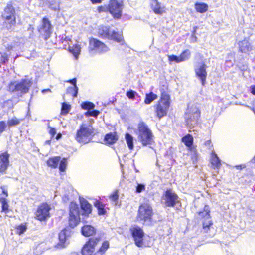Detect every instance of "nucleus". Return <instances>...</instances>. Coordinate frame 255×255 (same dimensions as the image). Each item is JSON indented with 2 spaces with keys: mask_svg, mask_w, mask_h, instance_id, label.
I'll use <instances>...</instances> for the list:
<instances>
[{
  "mask_svg": "<svg viewBox=\"0 0 255 255\" xmlns=\"http://www.w3.org/2000/svg\"><path fill=\"white\" fill-rule=\"evenodd\" d=\"M100 241V237L89 238L81 249L82 255H105L110 248V243L107 240L104 241L97 251L94 253L95 248Z\"/></svg>",
  "mask_w": 255,
  "mask_h": 255,
  "instance_id": "obj_1",
  "label": "nucleus"
},
{
  "mask_svg": "<svg viewBox=\"0 0 255 255\" xmlns=\"http://www.w3.org/2000/svg\"><path fill=\"white\" fill-rule=\"evenodd\" d=\"M95 135V129L92 125L83 123L77 129L74 137L79 143L86 144L92 142Z\"/></svg>",
  "mask_w": 255,
  "mask_h": 255,
  "instance_id": "obj_2",
  "label": "nucleus"
},
{
  "mask_svg": "<svg viewBox=\"0 0 255 255\" xmlns=\"http://www.w3.org/2000/svg\"><path fill=\"white\" fill-rule=\"evenodd\" d=\"M136 133L138 140L143 146L152 144L154 135L151 130L144 122L141 121L138 123Z\"/></svg>",
  "mask_w": 255,
  "mask_h": 255,
  "instance_id": "obj_3",
  "label": "nucleus"
},
{
  "mask_svg": "<svg viewBox=\"0 0 255 255\" xmlns=\"http://www.w3.org/2000/svg\"><path fill=\"white\" fill-rule=\"evenodd\" d=\"M98 33L100 37L114 40L122 45L124 44L123 35L111 28L109 26H100Z\"/></svg>",
  "mask_w": 255,
  "mask_h": 255,
  "instance_id": "obj_4",
  "label": "nucleus"
},
{
  "mask_svg": "<svg viewBox=\"0 0 255 255\" xmlns=\"http://www.w3.org/2000/svg\"><path fill=\"white\" fill-rule=\"evenodd\" d=\"M210 212V208L208 205H205L202 210L197 212L198 218L201 222L202 229L205 233H207L212 228L213 222Z\"/></svg>",
  "mask_w": 255,
  "mask_h": 255,
  "instance_id": "obj_5",
  "label": "nucleus"
},
{
  "mask_svg": "<svg viewBox=\"0 0 255 255\" xmlns=\"http://www.w3.org/2000/svg\"><path fill=\"white\" fill-rule=\"evenodd\" d=\"M153 215L152 206L148 203H143L139 206L136 219L143 222H151L153 220Z\"/></svg>",
  "mask_w": 255,
  "mask_h": 255,
  "instance_id": "obj_6",
  "label": "nucleus"
},
{
  "mask_svg": "<svg viewBox=\"0 0 255 255\" xmlns=\"http://www.w3.org/2000/svg\"><path fill=\"white\" fill-rule=\"evenodd\" d=\"M4 20V26L7 30H11L16 24L15 10L11 3H8L2 14Z\"/></svg>",
  "mask_w": 255,
  "mask_h": 255,
  "instance_id": "obj_7",
  "label": "nucleus"
},
{
  "mask_svg": "<svg viewBox=\"0 0 255 255\" xmlns=\"http://www.w3.org/2000/svg\"><path fill=\"white\" fill-rule=\"evenodd\" d=\"M30 86V82L26 79H23L20 82H11L8 84V91L21 97L28 92Z\"/></svg>",
  "mask_w": 255,
  "mask_h": 255,
  "instance_id": "obj_8",
  "label": "nucleus"
},
{
  "mask_svg": "<svg viewBox=\"0 0 255 255\" xmlns=\"http://www.w3.org/2000/svg\"><path fill=\"white\" fill-rule=\"evenodd\" d=\"M68 221L69 226L72 228L77 226L81 222L79 208L76 202L72 201L69 204Z\"/></svg>",
  "mask_w": 255,
  "mask_h": 255,
  "instance_id": "obj_9",
  "label": "nucleus"
},
{
  "mask_svg": "<svg viewBox=\"0 0 255 255\" xmlns=\"http://www.w3.org/2000/svg\"><path fill=\"white\" fill-rule=\"evenodd\" d=\"M50 205L47 202L40 204L35 212V218L41 221H45L50 216Z\"/></svg>",
  "mask_w": 255,
  "mask_h": 255,
  "instance_id": "obj_10",
  "label": "nucleus"
},
{
  "mask_svg": "<svg viewBox=\"0 0 255 255\" xmlns=\"http://www.w3.org/2000/svg\"><path fill=\"white\" fill-rule=\"evenodd\" d=\"M109 12L116 19H120L122 15L123 4L122 1L111 0L108 4Z\"/></svg>",
  "mask_w": 255,
  "mask_h": 255,
  "instance_id": "obj_11",
  "label": "nucleus"
},
{
  "mask_svg": "<svg viewBox=\"0 0 255 255\" xmlns=\"http://www.w3.org/2000/svg\"><path fill=\"white\" fill-rule=\"evenodd\" d=\"M134 243L138 247H143L144 245V233L142 229L138 226H135L130 229Z\"/></svg>",
  "mask_w": 255,
  "mask_h": 255,
  "instance_id": "obj_12",
  "label": "nucleus"
},
{
  "mask_svg": "<svg viewBox=\"0 0 255 255\" xmlns=\"http://www.w3.org/2000/svg\"><path fill=\"white\" fill-rule=\"evenodd\" d=\"M89 51H95L98 53L102 54L108 51L109 49L99 40L91 38L89 40Z\"/></svg>",
  "mask_w": 255,
  "mask_h": 255,
  "instance_id": "obj_13",
  "label": "nucleus"
},
{
  "mask_svg": "<svg viewBox=\"0 0 255 255\" xmlns=\"http://www.w3.org/2000/svg\"><path fill=\"white\" fill-rule=\"evenodd\" d=\"M163 199L166 207H173L177 203L178 196L170 188L167 189L163 194Z\"/></svg>",
  "mask_w": 255,
  "mask_h": 255,
  "instance_id": "obj_14",
  "label": "nucleus"
},
{
  "mask_svg": "<svg viewBox=\"0 0 255 255\" xmlns=\"http://www.w3.org/2000/svg\"><path fill=\"white\" fill-rule=\"evenodd\" d=\"M52 26L48 18L44 17L42 19L41 26L39 28L38 31L45 39H48L52 33Z\"/></svg>",
  "mask_w": 255,
  "mask_h": 255,
  "instance_id": "obj_15",
  "label": "nucleus"
},
{
  "mask_svg": "<svg viewBox=\"0 0 255 255\" xmlns=\"http://www.w3.org/2000/svg\"><path fill=\"white\" fill-rule=\"evenodd\" d=\"M207 66L204 63H199L195 66L194 70L196 77L199 78L203 86L205 85L207 76L206 72Z\"/></svg>",
  "mask_w": 255,
  "mask_h": 255,
  "instance_id": "obj_16",
  "label": "nucleus"
},
{
  "mask_svg": "<svg viewBox=\"0 0 255 255\" xmlns=\"http://www.w3.org/2000/svg\"><path fill=\"white\" fill-rule=\"evenodd\" d=\"M170 96L166 93L161 94L160 101L157 105L156 112H166L169 110L170 107Z\"/></svg>",
  "mask_w": 255,
  "mask_h": 255,
  "instance_id": "obj_17",
  "label": "nucleus"
},
{
  "mask_svg": "<svg viewBox=\"0 0 255 255\" xmlns=\"http://www.w3.org/2000/svg\"><path fill=\"white\" fill-rule=\"evenodd\" d=\"M10 154L7 151L0 154V173L6 172L9 165Z\"/></svg>",
  "mask_w": 255,
  "mask_h": 255,
  "instance_id": "obj_18",
  "label": "nucleus"
},
{
  "mask_svg": "<svg viewBox=\"0 0 255 255\" xmlns=\"http://www.w3.org/2000/svg\"><path fill=\"white\" fill-rule=\"evenodd\" d=\"M181 141L188 148L189 151L197 154V151L195 146H194V139L193 136L188 133L181 138Z\"/></svg>",
  "mask_w": 255,
  "mask_h": 255,
  "instance_id": "obj_19",
  "label": "nucleus"
},
{
  "mask_svg": "<svg viewBox=\"0 0 255 255\" xmlns=\"http://www.w3.org/2000/svg\"><path fill=\"white\" fill-rule=\"evenodd\" d=\"M119 135L116 131L110 132L105 134L103 143L107 146L115 144L119 140Z\"/></svg>",
  "mask_w": 255,
  "mask_h": 255,
  "instance_id": "obj_20",
  "label": "nucleus"
},
{
  "mask_svg": "<svg viewBox=\"0 0 255 255\" xmlns=\"http://www.w3.org/2000/svg\"><path fill=\"white\" fill-rule=\"evenodd\" d=\"M44 6L54 11H60V0H41Z\"/></svg>",
  "mask_w": 255,
  "mask_h": 255,
  "instance_id": "obj_21",
  "label": "nucleus"
},
{
  "mask_svg": "<svg viewBox=\"0 0 255 255\" xmlns=\"http://www.w3.org/2000/svg\"><path fill=\"white\" fill-rule=\"evenodd\" d=\"M80 206L82 210V215L89 216L92 212V205L86 199H83L80 201Z\"/></svg>",
  "mask_w": 255,
  "mask_h": 255,
  "instance_id": "obj_22",
  "label": "nucleus"
},
{
  "mask_svg": "<svg viewBox=\"0 0 255 255\" xmlns=\"http://www.w3.org/2000/svg\"><path fill=\"white\" fill-rule=\"evenodd\" d=\"M238 45L239 51L242 53H247L252 50V46L247 39L239 41Z\"/></svg>",
  "mask_w": 255,
  "mask_h": 255,
  "instance_id": "obj_23",
  "label": "nucleus"
},
{
  "mask_svg": "<svg viewBox=\"0 0 255 255\" xmlns=\"http://www.w3.org/2000/svg\"><path fill=\"white\" fill-rule=\"evenodd\" d=\"M96 232L94 227L90 225H85L81 228L82 234L86 237L93 236Z\"/></svg>",
  "mask_w": 255,
  "mask_h": 255,
  "instance_id": "obj_24",
  "label": "nucleus"
},
{
  "mask_svg": "<svg viewBox=\"0 0 255 255\" xmlns=\"http://www.w3.org/2000/svg\"><path fill=\"white\" fill-rule=\"evenodd\" d=\"M151 8L155 13L158 14H162L164 11V7L157 0H152Z\"/></svg>",
  "mask_w": 255,
  "mask_h": 255,
  "instance_id": "obj_25",
  "label": "nucleus"
},
{
  "mask_svg": "<svg viewBox=\"0 0 255 255\" xmlns=\"http://www.w3.org/2000/svg\"><path fill=\"white\" fill-rule=\"evenodd\" d=\"M210 163L213 168H218L221 166L220 161L215 152H212L211 154Z\"/></svg>",
  "mask_w": 255,
  "mask_h": 255,
  "instance_id": "obj_26",
  "label": "nucleus"
},
{
  "mask_svg": "<svg viewBox=\"0 0 255 255\" xmlns=\"http://www.w3.org/2000/svg\"><path fill=\"white\" fill-rule=\"evenodd\" d=\"M60 159L61 157L60 156H54L49 158L47 160V165L52 168H57Z\"/></svg>",
  "mask_w": 255,
  "mask_h": 255,
  "instance_id": "obj_27",
  "label": "nucleus"
},
{
  "mask_svg": "<svg viewBox=\"0 0 255 255\" xmlns=\"http://www.w3.org/2000/svg\"><path fill=\"white\" fill-rule=\"evenodd\" d=\"M81 107L83 110H87V112H100L99 110L94 109L95 105L94 103L90 101L82 102L81 104Z\"/></svg>",
  "mask_w": 255,
  "mask_h": 255,
  "instance_id": "obj_28",
  "label": "nucleus"
},
{
  "mask_svg": "<svg viewBox=\"0 0 255 255\" xmlns=\"http://www.w3.org/2000/svg\"><path fill=\"white\" fill-rule=\"evenodd\" d=\"M94 205L97 208L99 215H104L106 214L107 211L105 208V206L101 201L99 200L96 201Z\"/></svg>",
  "mask_w": 255,
  "mask_h": 255,
  "instance_id": "obj_29",
  "label": "nucleus"
},
{
  "mask_svg": "<svg viewBox=\"0 0 255 255\" xmlns=\"http://www.w3.org/2000/svg\"><path fill=\"white\" fill-rule=\"evenodd\" d=\"M0 202L1 204V212L7 213L9 212V205L7 198L3 197L0 198Z\"/></svg>",
  "mask_w": 255,
  "mask_h": 255,
  "instance_id": "obj_30",
  "label": "nucleus"
},
{
  "mask_svg": "<svg viewBox=\"0 0 255 255\" xmlns=\"http://www.w3.org/2000/svg\"><path fill=\"white\" fill-rule=\"evenodd\" d=\"M195 8L198 12L203 13L207 11L208 6L204 3L197 2L195 4Z\"/></svg>",
  "mask_w": 255,
  "mask_h": 255,
  "instance_id": "obj_31",
  "label": "nucleus"
},
{
  "mask_svg": "<svg viewBox=\"0 0 255 255\" xmlns=\"http://www.w3.org/2000/svg\"><path fill=\"white\" fill-rule=\"evenodd\" d=\"M125 138L129 149L132 150L134 148L133 136L129 133H126Z\"/></svg>",
  "mask_w": 255,
  "mask_h": 255,
  "instance_id": "obj_32",
  "label": "nucleus"
},
{
  "mask_svg": "<svg viewBox=\"0 0 255 255\" xmlns=\"http://www.w3.org/2000/svg\"><path fill=\"white\" fill-rule=\"evenodd\" d=\"M23 120V119H18L16 117H13L11 119H8L7 121V126L9 128L16 126L18 125Z\"/></svg>",
  "mask_w": 255,
  "mask_h": 255,
  "instance_id": "obj_33",
  "label": "nucleus"
},
{
  "mask_svg": "<svg viewBox=\"0 0 255 255\" xmlns=\"http://www.w3.org/2000/svg\"><path fill=\"white\" fill-rule=\"evenodd\" d=\"M158 96L156 94H154L152 92L147 93L145 95V98L144 100V103L146 104H150L153 101L156 99Z\"/></svg>",
  "mask_w": 255,
  "mask_h": 255,
  "instance_id": "obj_34",
  "label": "nucleus"
},
{
  "mask_svg": "<svg viewBox=\"0 0 255 255\" xmlns=\"http://www.w3.org/2000/svg\"><path fill=\"white\" fill-rule=\"evenodd\" d=\"M13 106V102L11 100H8L1 103V107L3 108V111H8L12 108Z\"/></svg>",
  "mask_w": 255,
  "mask_h": 255,
  "instance_id": "obj_35",
  "label": "nucleus"
},
{
  "mask_svg": "<svg viewBox=\"0 0 255 255\" xmlns=\"http://www.w3.org/2000/svg\"><path fill=\"white\" fill-rule=\"evenodd\" d=\"M127 96L130 99H137V100H140V96L135 91L130 90L126 93Z\"/></svg>",
  "mask_w": 255,
  "mask_h": 255,
  "instance_id": "obj_36",
  "label": "nucleus"
},
{
  "mask_svg": "<svg viewBox=\"0 0 255 255\" xmlns=\"http://www.w3.org/2000/svg\"><path fill=\"white\" fill-rule=\"evenodd\" d=\"M16 233L21 235L27 229V223H22L15 227Z\"/></svg>",
  "mask_w": 255,
  "mask_h": 255,
  "instance_id": "obj_37",
  "label": "nucleus"
},
{
  "mask_svg": "<svg viewBox=\"0 0 255 255\" xmlns=\"http://www.w3.org/2000/svg\"><path fill=\"white\" fill-rule=\"evenodd\" d=\"M59 169L60 172H64L66 170L67 165V161L66 158H63L59 162Z\"/></svg>",
  "mask_w": 255,
  "mask_h": 255,
  "instance_id": "obj_38",
  "label": "nucleus"
},
{
  "mask_svg": "<svg viewBox=\"0 0 255 255\" xmlns=\"http://www.w3.org/2000/svg\"><path fill=\"white\" fill-rule=\"evenodd\" d=\"M191 53L189 50H184L179 56L181 62L187 60L190 56Z\"/></svg>",
  "mask_w": 255,
  "mask_h": 255,
  "instance_id": "obj_39",
  "label": "nucleus"
},
{
  "mask_svg": "<svg viewBox=\"0 0 255 255\" xmlns=\"http://www.w3.org/2000/svg\"><path fill=\"white\" fill-rule=\"evenodd\" d=\"M67 92L72 94L73 97L76 98L78 95V87L77 86L69 87L67 89Z\"/></svg>",
  "mask_w": 255,
  "mask_h": 255,
  "instance_id": "obj_40",
  "label": "nucleus"
},
{
  "mask_svg": "<svg viewBox=\"0 0 255 255\" xmlns=\"http://www.w3.org/2000/svg\"><path fill=\"white\" fill-rule=\"evenodd\" d=\"M119 197V190L118 189H116L109 195V198L111 201L114 202H117Z\"/></svg>",
  "mask_w": 255,
  "mask_h": 255,
  "instance_id": "obj_41",
  "label": "nucleus"
},
{
  "mask_svg": "<svg viewBox=\"0 0 255 255\" xmlns=\"http://www.w3.org/2000/svg\"><path fill=\"white\" fill-rule=\"evenodd\" d=\"M48 133L50 135L51 139H52L56 134V129L55 128L50 127L49 125L48 126Z\"/></svg>",
  "mask_w": 255,
  "mask_h": 255,
  "instance_id": "obj_42",
  "label": "nucleus"
},
{
  "mask_svg": "<svg viewBox=\"0 0 255 255\" xmlns=\"http://www.w3.org/2000/svg\"><path fill=\"white\" fill-rule=\"evenodd\" d=\"M71 105L67 103H62L61 112H69L71 110Z\"/></svg>",
  "mask_w": 255,
  "mask_h": 255,
  "instance_id": "obj_43",
  "label": "nucleus"
},
{
  "mask_svg": "<svg viewBox=\"0 0 255 255\" xmlns=\"http://www.w3.org/2000/svg\"><path fill=\"white\" fill-rule=\"evenodd\" d=\"M168 60L170 62H175L176 63L181 62L180 57L174 55H169Z\"/></svg>",
  "mask_w": 255,
  "mask_h": 255,
  "instance_id": "obj_44",
  "label": "nucleus"
},
{
  "mask_svg": "<svg viewBox=\"0 0 255 255\" xmlns=\"http://www.w3.org/2000/svg\"><path fill=\"white\" fill-rule=\"evenodd\" d=\"M71 52L73 53V55L76 59L78 58L80 52V46L76 45L73 49L71 50Z\"/></svg>",
  "mask_w": 255,
  "mask_h": 255,
  "instance_id": "obj_45",
  "label": "nucleus"
},
{
  "mask_svg": "<svg viewBox=\"0 0 255 255\" xmlns=\"http://www.w3.org/2000/svg\"><path fill=\"white\" fill-rule=\"evenodd\" d=\"M7 126L5 122L3 121H0V134H1L6 129Z\"/></svg>",
  "mask_w": 255,
  "mask_h": 255,
  "instance_id": "obj_46",
  "label": "nucleus"
},
{
  "mask_svg": "<svg viewBox=\"0 0 255 255\" xmlns=\"http://www.w3.org/2000/svg\"><path fill=\"white\" fill-rule=\"evenodd\" d=\"M8 57L7 54L5 53H3L0 58V62L2 64H5L8 61Z\"/></svg>",
  "mask_w": 255,
  "mask_h": 255,
  "instance_id": "obj_47",
  "label": "nucleus"
},
{
  "mask_svg": "<svg viewBox=\"0 0 255 255\" xmlns=\"http://www.w3.org/2000/svg\"><path fill=\"white\" fill-rule=\"evenodd\" d=\"M97 10L99 13L109 12V5L107 6H100L98 7Z\"/></svg>",
  "mask_w": 255,
  "mask_h": 255,
  "instance_id": "obj_48",
  "label": "nucleus"
},
{
  "mask_svg": "<svg viewBox=\"0 0 255 255\" xmlns=\"http://www.w3.org/2000/svg\"><path fill=\"white\" fill-rule=\"evenodd\" d=\"M145 189V185L143 184H138L136 188V192L137 193H140Z\"/></svg>",
  "mask_w": 255,
  "mask_h": 255,
  "instance_id": "obj_49",
  "label": "nucleus"
},
{
  "mask_svg": "<svg viewBox=\"0 0 255 255\" xmlns=\"http://www.w3.org/2000/svg\"><path fill=\"white\" fill-rule=\"evenodd\" d=\"M0 188L2 190V193L4 195V198H7L8 196V191L5 188L4 186H1L0 187Z\"/></svg>",
  "mask_w": 255,
  "mask_h": 255,
  "instance_id": "obj_50",
  "label": "nucleus"
},
{
  "mask_svg": "<svg viewBox=\"0 0 255 255\" xmlns=\"http://www.w3.org/2000/svg\"><path fill=\"white\" fill-rule=\"evenodd\" d=\"M100 113H85V115L87 117H97Z\"/></svg>",
  "mask_w": 255,
  "mask_h": 255,
  "instance_id": "obj_51",
  "label": "nucleus"
},
{
  "mask_svg": "<svg viewBox=\"0 0 255 255\" xmlns=\"http://www.w3.org/2000/svg\"><path fill=\"white\" fill-rule=\"evenodd\" d=\"M65 82L71 84L72 85H73V86H77L76 85L77 79L76 78H73L72 79H70Z\"/></svg>",
  "mask_w": 255,
  "mask_h": 255,
  "instance_id": "obj_52",
  "label": "nucleus"
},
{
  "mask_svg": "<svg viewBox=\"0 0 255 255\" xmlns=\"http://www.w3.org/2000/svg\"><path fill=\"white\" fill-rule=\"evenodd\" d=\"M235 167L237 170L242 169L245 168L246 167V165L245 164H242L236 165V166H235Z\"/></svg>",
  "mask_w": 255,
  "mask_h": 255,
  "instance_id": "obj_53",
  "label": "nucleus"
},
{
  "mask_svg": "<svg viewBox=\"0 0 255 255\" xmlns=\"http://www.w3.org/2000/svg\"><path fill=\"white\" fill-rule=\"evenodd\" d=\"M166 113H157L156 116L160 119L162 117L166 115Z\"/></svg>",
  "mask_w": 255,
  "mask_h": 255,
  "instance_id": "obj_54",
  "label": "nucleus"
},
{
  "mask_svg": "<svg viewBox=\"0 0 255 255\" xmlns=\"http://www.w3.org/2000/svg\"><path fill=\"white\" fill-rule=\"evenodd\" d=\"M103 0H90L93 4H99L102 3Z\"/></svg>",
  "mask_w": 255,
  "mask_h": 255,
  "instance_id": "obj_55",
  "label": "nucleus"
},
{
  "mask_svg": "<svg viewBox=\"0 0 255 255\" xmlns=\"http://www.w3.org/2000/svg\"><path fill=\"white\" fill-rule=\"evenodd\" d=\"M251 92L253 95L255 96V85L251 87Z\"/></svg>",
  "mask_w": 255,
  "mask_h": 255,
  "instance_id": "obj_56",
  "label": "nucleus"
},
{
  "mask_svg": "<svg viewBox=\"0 0 255 255\" xmlns=\"http://www.w3.org/2000/svg\"><path fill=\"white\" fill-rule=\"evenodd\" d=\"M239 68L241 71H244L247 70V66L246 65H243L242 66L239 67Z\"/></svg>",
  "mask_w": 255,
  "mask_h": 255,
  "instance_id": "obj_57",
  "label": "nucleus"
},
{
  "mask_svg": "<svg viewBox=\"0 0 255 255\" xmlns=\"http://www.w3.org/2000/svg\"><path fill=\"white\" fill-rule=\"evenodd\" d=\"M41 92L43 94H45L46 92H52L51 90L50 89H43Z\"/></svg>",
  "mask_w": 255,
  "mask_h": 255,
  "instance_id": "obj_58",
  "label": "nucleus"
},
{
  "mask_svg": "<svg viewBox=\"0 0 255 255\" xmlns=\"http://www.w3.org/2000/svg\"><path fill=\"white\" fill-rule=\"evenodd\" d=\"M62 137V134L61 133H58L56 136H55V138L57 140H58Z\"/></svg>",
  "mask_w": 255,
  "mask_h": 255,
  "instance_id": "obj_59",
  "label": "nucleus"
},
{
  "mask_svg": "<svg viewBox=\"0 0 255 255\" xmlns=\"http://www.w3.org/2000/svg\"><path fill=\"white\" fill-rule=\"evenodd\" d=\"M197 28V27H194V31L193 32V33H192V37H194V38L195 39V42L196 41L197 38H196V37L194 36V34H195V32H196V29Z\"/></svg>",
  "mask_w": 255,
  "mask_h": 255,
  "instance_id": "obj_60",
  "label": "nucleus"
},
{
  "mask_svg": "<svg viewBox=\"0 0 255 255\" xmlns=\"http://www.w3.org/2000/svg\"><path fill=\"white\" fill-rule=\"evenodd\" d=\"M45 143L48 144H51V140H47L45 141Z\"/></svg>",
  "mask_w": 255,
  "mask_h": 255,
  "instance_id": "obj_61",
  "label": "nucleus"
},
{
  "mask_svg": "<svg viewBox=\"0 0 255 255\" xmlns=\"http://www.w3.org/2000/svg\"><path fill=\"white\" fill-rule=\"evenodd\" d=\"M68 113H66V112H64V113H61V115H65L67 114Z\"/></svg>",
  "mask_w": 255,
  "mask_h": 255,
  "instance_id": "obj_62",
  "label": "nucleus"
},
{
  "mask_svg": "<svg viewBox=\"0 0 255 255\" xmlns=\"http://www.w3.org/2000/svg\"><path fill=\"white\" fill-rule=\"evenodd\" d=\"M229 62L231 64V65L232 66L233 65V63L231 62V60H230Z\"/></svg>",
  "mask_w": 255,
  "mask_h": 255,
  "instance_id": "obj_63",
  "label": "nucleus"
},
{
  "mask_svg": "<svg viewBox=\"0 0 255 255\" xmlns=\"http://www.w3.org/2000/svg\"><path fill=\"white\" fill-rule=\"evenodd\" d=\"M226 63H228V61H226Z\"/></svg>",
  "mask_w": 255,
  "mask_h": 255,
  "instance_id": "obj_64",
  "label": "nucleus"
}]
</instances>
